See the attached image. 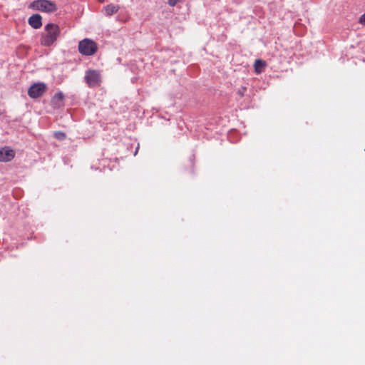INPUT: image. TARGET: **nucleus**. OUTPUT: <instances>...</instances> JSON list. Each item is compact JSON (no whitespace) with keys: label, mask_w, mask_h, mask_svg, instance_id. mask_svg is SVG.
<instances>
[{"label":"nucleus","mask_w":365,"mask_h":365,"mask_svg":"<svg viewBox=\"0 0 365 365\" xmlns=\"http://www.w3.org/2000/svg\"><path fill=\"white\" fill-rule=\"evenodd\" d=\"M60 32V28L57 24L52 23L47 24L44 27V32L42 33L41 36V44L43 46L53 45L57 41Z\"/></svg>","instance_id":"1"},{"label":"nucleus","mask_w":365,"mask_h":365,"mask_svg":"<svg viewBox=\"0 0 365 365\" xmlns=\"http://www.w3.org/2000/svg\"><path fill=\"white\" fill-rule=\"evenodd\" d=\"M78 51L83 56H93L94 55L98 49V44L92 39L84 38L78 43Z\"/></svg>","instance_id":"2"},{"label":"nucleus","mask_w":365,"mask_h":365,"mask_svg":"<svg viewBox=\"0 0 365 365\" xmlns=\"http://www.w3.org/2000/svg\"><path fill=\"white\" fill-rule=\"evenodd\" d=\"M31 7L43 12H53L57 9L55 3L48 0H36L31 4Z\"/></svg>","instance_id":"3"},{"label":"nucleus","mask_w":365,"mask_h":365,"mask_svg":"<svg viewBox=\"0 0 365 365\" xmlns=\"http://www.w3.org/2000/svg\"><path fill=\"white\" fill-rule=\"evenodd\" d=\"M46 89L47 86L44 83H36L29 88L28 95L31 98L36 99L43 96Z\"/></svg>","instance_id":"4"},{"label":"nucleus","mask_w":365,"mask_h":365,"mask_svg":"<svg viewBox=\"0 0 365 365\" xmlns=\"http://www.w3.org/2000/svg\"><path fill=\"white\" fill-rule=\"evenodd\" d=\"M85 79L89 86H98L101 81L100 73L95 70L88 71Z\"/></svg>","instance_id":"5"},{"label":"nucleus","mask_w":365,"mask_h":365,"mask_svg":"<svg viewBox=\"0 0 365 365\" xmlns=\"http://www.w3.org/2000/svg\"><path fill=\"white\" fill-rule=\"evenodd\" d=\"M15 157V152L14 150L8 146H4L0 148V162H9Z\"/></svg>","instance_id":"6"},{"label":"nucleus","mask_w":365,"mask_h":365,"mask_svg":"<svg viewBox=\"0 0 365 365\" xmlns=\"http://www.w3.org/2000/svg\"><path fill=\"white\" fill-rule=\"evenodd\" d=\"M41 19V16L39 14H33L31 16H30L28 21L31 27L37 29L42 26Z\"/></svg>","instance_id":"7"},{"label":"nucleus","mask_w":365,"mask_h":365,"mask_svg":"<svg viewBox=\"0 0 365 365\" xmlns=\"http://www.w3.org/2000/svg\"><path fill=\"white\" fill-rule=\"evenodd\" d=\"M64 98V95L61 91H58L53 96L51 103L54 107L60 108L63 106V100Z\"/></svg>","instance_id":"8"},{"label":"nucleus","mask_w":365,"mask_h":365,"mask_svg":"<svg viewBox=\"0 0 365 365\" xmlns=\"http://www.w3.org/2000/svg\"><path fill=\"white\" fill-rule=\"evenodd\" d=\"M265 66H266V64L264 61L260 60V59L256 60L255 62V64H254L255 72L257 73H260L262 71V70L264 69V68L265 67Z\"/></svg>","instance_id":"9"},{"label":"nucleus","mask_w":365,"mask_h":365,"mask_svg":"<svg viewBox=\"0 0 365 365\" xmlns=\"http://www.w3.org/2000/svg\"><path fill=\"white\" fill-rule=\"evenodd\" d=\"M118 10V6H114L112 4L108 5L105 7V11L107 15L111 16L112 14L116 13Z\"/></svg>","instance_id":"10"},{"label":"nucleus","mask_w":365,"mask_h":365,"mask_svg":"<svg viewBox=\"0 0 365 365\" xmlns=\"http://www.w3.org/2000/svg\"><path fill=\"white\" fill-rule=\"evenodd\" d=\"M54 136L56 139L63 140L66 138V134L63 132H56L54 133Z\"/></svg>","instance_id":"11"},{"label":"nucleus","mask_w":365,"mask_h":365,"mask_svg":"<svg viewBox=\"0 0 365 365\" xmlns=\"http://www.w3.org/2000/svg\"><path fill=\"white\" fill-rule=\"evenodd\" d=\"M182 0H168V4L170 6H175L178 3L181 2Z\"/></svg>","instance_id":"12"},{"label":"nucleus","mask_w":365,"mask_h":365,"mask_svg":"<svg viewBox=\"0 0 365 365\" xmlns=\"http://www.w3.org/2000/svg\"><path fill=\"white\" fill-rule=\"evenodd\" d=\"M247 88L246 87H242L241 88H240L238 91H237V94L240 96V97H242L246 91Z\"/></svg>","instance_id":"13"},{"label":"nucleus","mask_w":365,"mask_h":365,"mask_svg":"<svg viewBox=\"0 0 365 365\" xmlns=\"http://www.w3.org/2000/svg\"><path fill=\"white\" fill-rule=\"evenodd\" d=\"M359 23L365 26V13L361 16L359 19Z\"/></svg>","instance_id":"14"}]
</instances>
